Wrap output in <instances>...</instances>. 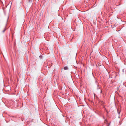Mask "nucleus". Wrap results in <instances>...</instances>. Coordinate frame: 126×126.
Returning a JSON list of instances; mask_svg holds the SVG:
<instances>
[{
  "label": "nucleus",
  "instance_id": "nucleus-1",
  "mask_svg": "<svg viewBox=\"0 0 126 126\" xmlns=\"http://www.w3.org/2000/svg\"><path fill=\"white\" fill-rule=\"evenodd\" d=\"M64 69L65 70H67L68 69V67L66 66L64 68Z\"/></svg>",
  "mask_w": 126,
  "mask_h": 126
},
{
  "label": "nucleus",
  "instance_id": "nucleus-2",
  "mask_svg": "<svg viewBox=\"0 0 126 126\" xmlns=\"http://www.w3.org/2000/svg\"><path fill=\"white\" fill-rule=\"evenodd\" d=\"M6 30V29H4V30L3 31V32H4Z\"/></svg>",
  "mask_w": 126,
  "mask_h": 126
},
{
  "label": "nucleus",
  "instance_id": "nucleus-3",
  "mask_svg": "<svg viewBox=\"0 0 126 126\" xmlns=\"http://www.w3.org/2000/svg\"><path fill=\"white\" fill-rule=\"evenodd\" d=\"M8 18H9V17L8 16L7 17V21L8 19Z\"/></svg>",
  "mask_w": 126,
  "mask_h": 126
},
{
  "label": "nucleus",
  "instance_id": "nucleus-4",
  "mask_svg": "<svg viewBox=\"0 0 126 126\" xmlns=\"http://www.w3.org/2000/svg\"><path fill=\"white\" fill-rule=\"evenodd\" d=\"M109 125H108L107 126H109Z\"/></svg>",
  "mask_w": 126,
  "mask_h": 126
}]
</instances>
